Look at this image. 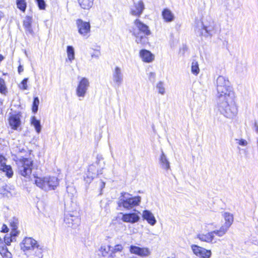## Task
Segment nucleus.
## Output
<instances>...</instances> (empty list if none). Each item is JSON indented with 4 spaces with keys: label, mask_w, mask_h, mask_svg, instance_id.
<instances>
[{
    "label": "nucleus",
    "mask_w": 258,
    "mask_h": 258,
    "mask_svg": "<svg viewBox=\"0 0 258 258\" xmlns=\"http://www.w3.org/2000/svg\"><path fill=\"white\" fill-rule=\"evenodd\" d=\"M217 32L216 24L214 21L210 22L209 24H202L201 34L205 37H211Z\"/></svg>",
    "instance_id": "nucleus-13"
},
{
    "label": "nucleus",
    "mask_w": 258,
    "mask_h": 258,
    "mask_svg": "<svg viewBox=\"0 0 258 258\" xmlns=\"http://www.w3.org/2000/svg\"><path fill=\"white\" fill-rule=\"evenodd\" d=\"M5 161V158L2 155H0V166L2 167L3 165H4Z\"/></svg>",
    "instance_id": "nucleus-47"
},
{
    "label": "nucleus",
    "mask_w": 258,
    "mask_h": 258,
    "mask_svg": "<svg viewBox=\"0 0 258 258\" xmlns=\"http://www.w3.org/2000/svg\"><path fill=\"white\" fill-rule=\"evenodd\" d=\"M39 104V100L38 97H36L34 99L32 105V111L34 113H36L38 109V106Z\"/></svg>",
    "instance_id": "nucleus-37"
},
{
    "label": "nucleus",
    "mask_w": 258,
    "mask_h": 258,
    "mask_svg": "<svg viewBox=\"0 0 258 258\" xmlns=\"http://www.w3.org/2000/svg\"><path fill=\"white\" fill-rule=\"evenodd\" d=\"M90 87V82L88 79L82 77L79 80L76 90V95L82 100L85 97Z\"/></svg>",
    "instance_id": "nucleus-7"
},
{
    "label": "nucleus",
    "mask_w": 258,
    "mask_h": 258,
    "mask_svg": "<svg viewBox=\"0 0 258 258\" xmlns=\"http://www.w3.org/2000/svg\"><path fill=\"white\" fill-rule=\"evenodd\" d=\"M37 243L36 240L31 237H25L20 243L21 249L26 257L34 249Z\"/></svg>",
    "instance_id": "nucleus-8"
},
{
    "label": "nucleus",
    "mask_w": 258,
    "mask_h": 258,
    "mask_svg": "<svg viewBox=\"0 0 258 258\" xmlns=\"http://www.w3.org/2000/svg\"><path fill=\"white\" fill-rule=\"evenodd\" d=\"M32 18L30 16H27L25 17L23 26L25 29L26 34L34 35V32L32 28Z\"/></svg>",
    "instance_id": "nucleus-22"
},
{
    "label": "nucleus",
    "mask_w": 258,
    "mask_h": 258,
    "mask_svg": "<svg viewBox=\"0 0 258 258\" xmlns=\"http://www.w3.org/2000/svg\"><path fill=\"white\" fill-rule=\"evenodd\" d=\"M93 0H78L81 7L84 9H89L93 5Z\"/></svg>",
    "instance_id": "nucleus-32"
},
{
    "label": "nucleus",
    "mask_w": 258,
    "mask_h": 258,
    "mask_svg": "<svg viewBox=\"0 0 258 258\" xmlns=\"http://www.w3.org/2000/svg\"><path fill=\"white\" fill-rule=\"evenodd\" d=\"M76 24L79 33L85 38H88L90 34L91 26L90 23L81 19H78L77 20Z\"/></svg>",
    "instance_id": "nucleus-9"
},
{
    "label": "nucleus",
    "mask_w": 258,
    "mask_h": 258,
    "mask_svg": "<svg viewBox=\"0 0 258 258\" xmlns=\"http://www.w3.org/2000/svg\"><path fill=\"white\" fill-rule=\"evenodd\" d=\"M128 258H136L135 256H132V257H130Z\"/></svg>",
    "instance_id": "nucleus-54"
},
{
    "label": "nucleus",
    "mask_w": 258,
    "mask_h": 258,
    "mask_svg": "<svg viewBox=\"0 0 258 258\" xmlns=\"http://www.w3.org/2000/svg\"><path fill=\"white\" fill-rule=\"evenodd\" d=\"M217 99L235 95L233 88L228 78L222 76L216 80Z\"/></svg>",
    "instance_id": "nucleus-3"
},
{
    "label": "nucleus",
    "mask_w": 258,
    "mask_h": 258,
    "mask_svg": "<svg viewBox=\"0 0 258 258\" xmlns=\"http://www.w3.org/2000/svg\"><path fill=\"white\" fill-rule=\"evenodd\" d=\"M8 230H9V229L6 225H4L3 226L2 230V232H3L4 233L8 232Z\"/></svg>",
    "instance_id": "nucleus-49"
},
{
    "label": "nucleus",
    "mask_w": 258,
    "mask_h": 258,
    "mask_svg": "<svg viewBox=\"0 0 258 258\" xmlns=\"http://www.w3.org/2000/svg\"><path fill=\"white\" fill-rule=\"evenodd\" d=\"M141 201L140 196L132 197L131 195L127 192H122L118 200V206L120 208L125 209H130L133 207L139 205Z\"/></svg>",
    "instance_id": "nucleus-4"
},
{
    "label": "nucleus",
    "mask_w": 258,
    "mask_h": 258,
    "mask_svg": "<svg viewBox=\"0 0 258 258\" xmlns=\"http://www.w3.org/2000/svg\"><path fill=\"white\" fill-rule=\"evenodd\" d=\"M15 241V237L11 236L9 234L6 235L4 237L5 243L7 245H10L12 242Z\"/></svg>",
    "instance_id": "nucleus-38"
},
{
    "label": "nucleus",
    "mask_w": 258,
    "mask_h": 258,
    "mask_svg": "<svg viewBox=\"0 0 258 258\" xmlns=\"http://www.w3.org/2000/svg\"><path fill=\"white\" fill-rule=\"evenodd\" d=\"M140 56L142 60L147 62H152L154 59V56L149 51L143 49L140 52Z\"/></svg>",
    "instance_id": "nucleus-25"
},
{
    "label": "nucleus",
    "mask_w": 258,
    "mask_h": 258,
    "mask_svg": "<svg viewBox=\"0 0 258 258\" xmlns=\"http://www.w3.org/2000/svg\"><path fill=\"white\" fill-rule=\"evenodd\" d=\"M11 226L12 227V229H17V223H16L15 222H11Z\"/></svg>",
    "instance_id": "nucleus-48"
},
{
    "label": "nucleus",
    "mask_w": 258,
    "mask_h": 258,
    "mask_svg": "<svg viewBox=\"0 0 258 258\" xmlns=\"http://www.w3.org/2000/svg\"><path fill=\"white\" fill-rule=\"evenodd\" d=\"M163 18L165 22H170L174 20V16L168 9H165L162 13Z\"/></svg>",
    "instance_id": "nucleus-28"
},
{
    "label": "nucleus",
    "mask_w": 258,
    "mask_h": 258,
    "mask_svg": "<svg viewBox=\"0 0 258 258\" xmlns=\"http://www.w3.org/2000/svg\"><path fill=\"white\" fill-rule=\"evenodd\" d=\"M222 216L224 218L225 222L224 224L220 228L219 230L224 235H225L228 230L229 227L232 224L234 218L233 214L229 212H224L222 214Z\"/></svg>",
    "instance_id": "nucleus-14"
},
{
    "label": "nucleus",
    "mask_w": 258,
    "mask_h": 258,
    "mask_svg": "<svg viewBox=\"0 0 258 258\" xmlns=\"http://www.w3.org/2000/svg\"><path fill=\"white\" fill-rule=\"evenodd\" d=\"M235 141L237 144L242 147H246L248 145L247 141L243 139H235Z\"/></svg>",
    "instance_id": "nucleus-40"
},
{
    "label": "nucleus",
    "mask_w": 258,
    "mask_h": 258,
    "mask_svg": "<svg viewBox=\"0 0 258 258\" xmlns=\"http://www.w3.org/2000/svg\"><path fill=\"white\" fill-rule=\"evenodd\" d=\"M215 235L219 237H222L224 235L219 229L208 232L206 234H199L198 235V238L202 241L208 243H213L214 240Z\"/></svg>",
    "instance_id": "nucleus-11"
},
{
    "label": "nucleus",
    "mask_w": 258,
    "mask_h": 258,
    "mask_svg": "<svg viewBox=\"0 0 258 258\" xmlns=\"http://www.w3.org/2000/svg\"><path fill=\"white\" fill-rule=\"evenodd\" d=\"M38 6L40 10H44L45 8V3L44 0H36Z\"/></svg>",
    "instance_id": "nucleus-42"
},
{
    "label": "nucleus",
    "mask_w": 258,
    "mask_h": 258,
    "mask_svg": "<svg viewBox=\"0 0 258 258\" xmlns=\"http://www.w3.org/2000/svg\"><path fill=\"white\" fill-rule=\"evenodd\" d=\"M64 222L68 227L76 228L80 225L81 219L78 215L68 214L65 216Z\"/></svg>",
    "instance_id": "nucleus-12"
},
{
    "label": "nucleus",
    "mask_w": 258,
    "mask_h": 258,
    "mask_svg": "<svg viewBox=\"0 0 258 258\" xmlns=\"http://www.w3.org/2000/svg\"><path fill=\"white\" fill-rule=\"evenodd\" d=\"M45 251V249L44 246L40 245L38 242L37 243L36 246H35V248L30 254L28 255L27 257L28 258H44L43 257V252Z\"/></svg>",
    "instance_id": "nucleus-19"
},
{
    "label": "nucleus",
    "mask_w": 258,
    "mask_h": 258,
    "mask_svg": "<svg viewBox=\"0 0 258 258\" xmlns=\"http://www.w3.org/2000/svg\"><path fill=\"white\" fill-rule=\"evenodd\" d=\"M18 234V232L16 230V229H12V231L11 233L9 234L11 236L16 237L17 236Z\"/></svg>",
    "instance_id": "nucleus-45"
},
{
    "label": "nucleus",
    "mask_w": 258,
    "mask_h": 258,
    "mask_svg": "<svg viewBox=\"0 0 258 258\" xmlns=\"http://www.w3.org/2000/svg\"><path fill=\"white\" fill-rule=\"evenodd\" d=\"M123 246L121 244H117L112 247L109 255L110 258H116L118 256L119 258H124L122 252Z\"/></svg>",
    "instance_id": "nucleus-23"
},
{
    "label": "nucleus",
    "mask_w": 258,
    "mask_h": 258,
    "mask_svg": "<svg viewBox=\"0 0 258 258\" xmlns=\"http://www.w3.org/2000/svg\"><path fill=\"white\" fill-rule=\"evenodd\" d=\"M105 183L104 182H102L101 187L103 188L105 186Z\"/></svg>",
    "instance_id": "nucleus-53"
},
{
    "label": "nucleus",
    "mask_w": 258,
    "mask_h": 258,
    "mask_svg": "<svg viewBox=\"0 0 258 258\" xmlns=\"http://www.w3.org/2000/svg\"><path fill=\"white\" fill-rule=\"evenodd\" d=\"M191 249L194 253L200 258H210L211 255L210 250L197 245H192Z\"/></svg>",
    "instance_id": "nucleus-15"
},
{
    "label": "nucleus",
    "mask_w": 258,
    "mask_h": 258,
    "mask_svg": "<svg viewBox=\"0 0 258 258\" xmlns=\"http://www.w3.org/2000/svg\"><path fill=\"white\" fill-rule=\"evenodd\" d=\"M145 9V5L142 1L135 3L131 8V14L135 16L140 17Z\"/></svg>",
    "instance_id": "nucleus-17"
},
{
    "label": "nucleus",
    "mask_w": 258,
    "mask_h": 258,
    "mask_svg": "<svg viewBox=\"0 0 258 258\" xmlns=\"http://www.w3.org/2000/svg\"><path fill=\"white\" fill-rule=\"evenodd\" d=\"M94 164L96 167L98 174H102L105 164V162L103 161V157L101 155H97L96 161Z\"/></svg>",
    "instance_id": "nucleus-26"
},
{
    "label": "nucleus",
    "mask_w": 258,
    "mask_h": 258,
    "mask_svg": "<svg viewBox=\"0 0 258 258\" xmlns=\"http://www.w3.org/2000/svg\"><path fill=\"white\" fill-rule=\"evenodd\" d=\"M31 124L33 125L37 133H40L41 131V125L40 124V121L37 119L35 116H32L31 118Z\"/></svg>",
    "instance_id": "nucleus-30"
},
{
    "label": "nucleus",
    "mask_w": 258,
    "mask_h": 258,
    "mask_svg": "<svg viewBox=\"0 0 258 258\" xmlns=\"http://www.w3.org/2000/svg\"><path fill=\"white\" fill-rule=\"evenodd\" d=\"M134 24L131 32L135 37L136 42L142 45L148 44L149 43L148 36L151 33L149 27L139 19H136Z\"/></svg>",
    "instance_id": "nucleus-2"
},
{
    "label": "nucleus",
    "mask_w": 258,
    "mask_h": 258,
    "mask_svg": "<svg viewBox=\"0 0 258 258\" xmlns=\"http://www.w3.org/2000/svg\"><path fill=\"white\" fill-rule=\"evenodd\" d=\"M1 169L3 170V172H6V176L11 178L13 175V171L11 166L6 165L5 163L1 167Z\"/></svg>",
    "instance_id": "nucleus-31"
},
{
    "label": "nucleus",
    "mask_w": 258,
    "mask_h": 258,
    "mask_svg": "<svg viewBox=\"0 0 258 258\" xmlns=\"http://www.w3.org/2000/svg\"><path fill=\"white\" fill-rule=\"evenodd\" d=\"M27 82L28 79H24L21 82V85H20V88L22 89L23 90H27Z\"/></svg>",
    "instance_id": "nucleus-41"
},
{
    "label": "nucleus",
    "mask_w": 258,
    "mask_h": 258,
    "mask_svg": "<svg viewBox=\"0 0 258 258\" xmlns=\"http://www.w3.org/2000/svg\"><path fill=\"white\" fill-rule=\"evenodd\" d=\"M191 73L195 75H197L200 72L199 64L198 61L196 60L192 61L191 66Z\"/></svg>",
    "instance_id": "nucleus-35"
},
{
    "label": "nucleus",
    "mask_w": 258,
    "mask_h": 258,
    "mask_svg": "<svg viewBox=\"0 0 258 258\" xmlns=\"http://www.w3.org/2000/svg\"><path fill=\"white\" fill-rule=\"evenodd\" d=\"M139 213V212L122 214L121 220L126 223H135L138 222L140 219Z\"/></svg>",
    "instance_id": "nucleus-18"
},
{
    "label": "nucleus",
    "mask_w": 258,
    "mask_h": 258,
    "mask_svg": "<svg viewBox=\"0 0 258 258\" xmlns=\"http://www.w3.org/2000/svg\"><path fill=\"white\" fill-rule=\"evenodd\" d=\"M4 195H6L7 197H9L10 196H13L15 194L14 192H12L11 191L8 190V189H5L4 191L2 192Z\"/></svg>",
    "instance_id": "nucleus-44"
},
{
    "label": "nucleus",
    "mask_w": 258,
    "mask_h": 258,
    "mask_svg": "<svg viewBox=\"0 0 258 258\" xmlns=\"http://www.w3.org/2000/svg\"><path fill=\"white\" fill-rule=\"evenodd\" d=\"M254 127H255V132L257 134H258V125L256 123H255Z\"/></svg>",
    "instance_id": "nucleus-51"
},
{
    "label": "nucleus",
    "mask_w": 258,
    "mask_h": 258,
    "mask_svg": "<svg viewBox=\"0 0 258 258\" xmlns=\"http://www.w3.org/2000/svg\"><path fill=\"white\" fill-rule=\"evenodd\" d=\"M110 246L108 245H102L99 249L100 254L103 257L110 258Z\"/></svg>",
    "instance_id": "nucleus-29"
},
{
    "label": "nucleus",
    "mask_w": 258,
    "mask_h": 258,
    "mask_svg": "<svg viewBox=\"0 0 258 258\" xmlns=\"http://www.w3.org/2000/svg\"><path fill=\"white\" fill-rule=\"evenodd\" d=\"M92 58H98L100 55V52L98 50H94L91 54Z\"/></svg>",
    "instance_id": "nucleus-43"
},
{
    "label": "nucleus",
    "mask_w": 258,
    "mask_h": 258,
    "mask_svg": "<svg viewBox=\"0 0 258 258\" xmlns=\"http://www.w3.org/2000/svg\"><path fill=\"white\" fill-rule=\"evenodd\" d=\"M159 164L160 167L167 172L170 170V163L167 156L162 151L159 157Z\"/></svg>",
    "instance_id": "nucleus-21"
},
{
    "label": "nucleus",
    "mask_w": 258,
    "mask_h": 258,
    "mask_svg": "<svg viewBox=\"0 0 258 258\" xmlns=\"http://www.w3.org/2000/svg\"><path fill=\"white\" fill-rule=\"evenodd\" d=\"M148 77H149V79L150 80H154L155 78V74L154 73H153V72H150L148 74Z\"/></svg>",
    "instance_id": "nucleus-46"
},
{
    "label": "nucleus",
    "mask_w": 258,
    "mask_h": 258,
    "mask_svg": "<svg viewBox=\"0 0 258 258\" xmlns=\"http://www.w3.org/2000/svg\"><path fill=\"white\" fill-rule=\"evenodd\" d=\"M112 79L115 87L119 88L123 81V74L121 68L115 67L112 72Z\"/></svg>",
    "instance_id": "nucleus-10"
},
{
    "label": "nucleus",
    "mask_w": 258,
    "mask_h": 258,
    "mask_svg": "<svg viewBox=\"0 0 258 258\" xmlns=\"http://www.w3.org/2000/svg\"><path fill=\"white\" fill-rule=\"evenodd\" d=\"M156 88L159 94L164 95L165 93V88L164 87V84L163 82L160 81L157 83Z\"/></svg>",
    "instance_id": "nucleus-36"
},
{
    "label": "nucleus",
    "mask_w": 258,
    "mask_h": 258,
    "mask_svg": "<svg viewBox=\"0 0 258 258\" xmlns=\"http://www.w3.org/2000/svg\"><path fill=\"white\" fill-rule=\"evenodd\" d=\"M17 8L22 12H25L27 7L26 0H16Z\"/></svg>",
    "instance_id": "nucleus-34"
},
{
    "label": "nucleus",
    "mask_w": 258,
    "mask_h": 258,
    "mask_svg": "<svg viewBox=\"0 0 258 258\" xmlns=\"http://www.w3.org/2000/svg\"><path fill=\"white\" fill-rule=\"evenodd\" d=\"M235 95L217 99V108L220 114L228 118H233L237 113L234 101Z\"/></svg>",
    "instance_id": "nucleus-1"
},
{
    "label": "nucleus",
    "mask_w": 258,
    "mask_h": 258,
    "mask_svg": "<svg viewBox=\"0 0 258 258\" xmlns=\"http://www.w3.org/2000/svg\"><path fill=\"white\" fill-rule=\"evenodd\" d=\"M99 175V174H98L95 165L91 164L88 167L86 176H84V180L87 183L89 184L93 181L95 177Z\"/></svg>",
    "instance_id": "nucleus-16"
},
{
    "label": "nucleus",
    "mask_w": 258,
    "mask_h": 258,
    "mask_svg": "<svg viewBox=\"0 0 258 258\" xmlns=\"http://www.w3.org/2000/svg\"><path fill=\"white\" fill-rule=\"evenodd\" d=\"M130 251L132 253H135L141 256H148L150 253V250L148 248H141L133 245H132L130 247Z\"/></svg>",
    "instance_id": "nucleus-20"
},
{
    "label": "nucleus",
    "mask_w": 258,
    "mask_h": 258,
    "mask_svg": "<svg viewBox=\"0 0 258 258\" xmlns=\"http://www.w3.org/2000/svg\"><path fill=\"white\" fill-rule=\"evenodd\" d=\"M142 216L143 219L146 220L151 226H154L156 224L157 221L153 214L151 211L144 210L143 212Z\"/></svg>",
    "instance_id": "nucleus-24"
},
{
    "label": "nucleus",
    "mask_w": 258,
    "mask_h": 258,
    "mask_svg": "<svg viewBox=\"0 0 258 258\" xmlns=\"http://www.w3.org/2000/svg\"><path fill=\"white\" fill-rule=\"evenodd\" d=\"M7 92V87L5 80L0 78V92L2 94H5Z\"/></svg>",
    "instance_id": "nucleus-39"
},
{
    "label": "nucleus",
    "mask_w": 258,
    "mask_h": 258,
    "mask_svg": "<svg viewBox=\"0 0 258 258\" xmlns=\"http://www.w3.org/2000/svg\"><path fill=\"white\" fill-rule=\"evenodd\" d=\"M21 123L20 119L18 115H13L9 118V124L14 130H17Z\"/></svg>",
    "instance_id": "nucleus-27"
},
{
    "label": "nucleus",
    "mask_w": 258,
    "mask_h": 258,
    "mask_svg": "<svg viewBox=\"0 0 258 258\" xmlns=\"http://www.w3.org/2000/svg\"><path fill=\"white\" fill-rule=\"evenodd\" d=\"M23 67L22 66L20 65L18 67V70L19 73H21V72H23Z\"/></svg>",
    "instance_id": "nucleus-50"
},
{
    "label": "nucleus",
    "mask_w": 258,
    "mask_h": 258,
    "mask_svg": "<svg viewBox=\"0 0 258 258\" xmlns=\"http://www.w3.org/2000/svg\"><path fill=\"white\" fill-rule=\"evenodd\" d=\"M4 56L2 55V54H0V61H2V60L4 59Z\"/></svg>",
    "instance_id": "nucleus-52"
},
{
    "label": "nucleus",
    "mask_w": 258,
    "mask_h": 258,
    "mask_svg": "<svg viewBox=\"0 0 258 258\" xmlns=\"http://www.w3.org/2000/svg\"><path fill=\"white\" fill-rule=\"evenodd\" d=\"M35 182L38 187L45 191L53 190L59 184L57 178L50 176L36 177Z\"/></svg>",
    "instance_id": "nucleus-5"
},
{
    "label": "nucleus",
    "mask_w": 258,
    "mask_h": 258,
    "mask_svg": "<svg viewBox=\"0 0 258 258\" xmlns=\"http://www.w3.org/2000/svg\"><path fill=\"white\" fill-rule=\"evenodd\" d=\"M19 173L24 177L30 175L32 172L33 162L31 159L22 158L18 159L16 162Z\"/></svg>",
    "instance_id": "nucleus-6"
},
{
    "label": "nucleus",
    "mask_w": 258,
    "mask_h": 258,
    "mask_svg": "<svg viewBox=\"0 0 258 258\" xmlns=\"http://www.w3.org/2000/svg\"><path fill=\"white\" fill-rule=\"evenodd\" d=\"M68 58L69 61L72 62L73 60L75 59V50L72 46H68L67 49Z\"/></svg>",
    "instance_id": "nucleus-33"
}]
</instances>
